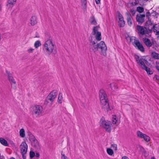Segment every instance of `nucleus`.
<instances>
[{
    "label": "nucleus",
    "mask_w": 159,
    "mask_h": 159,
    "mask_svg": "<svg viewBox=\"0 0 159 159\" xmlns=\"http://www.w3.org/2000/svg\"><path fill=\"white\" fill-rule=\"evenodd\" d=\"M43 50L48 54L50 55L54 52H56V47L54 43L51 39L47 40L43 45Z\"/></svg>",
    "instance_id": "nucleus-1"
},
{
    "label": "nucleus",
    "mask_w": 159,
    "mask_h": 159,
    "mask_svg": "<svg viewBox=\"0 0 159 159\" xmlns=\"http://www.w3.org/2000/svg\"><path fill=\"white\" fill-rule=\"evenodd\" d=\"M99 96L101 107L105 110L108 111L109 109V103L107 95L103 89L100 90Z\"/></svg>",
    "instance_id": "nucleus-2"
},
{
    "label": "nucleus",
    "mask_w": 159,
    "mask_h": 159,
    "mask_svg": "<svg viewBox=\"0 0 159 159\" xmlns=\"http://www.w3.org/2000/svg\"><path fill=\"white\" fill-rule=\"evenodd\" d=\"M135 58L137 63L143 69L146 70L148 74L151 75L153 74L152 71L150 70V68H148L145 64L144 62L147 61L146 60L137 55L135 56Z\"/></svg>",
    "instance_id": "nucleus-3"
},
{
    "label": "nucleus",
    "mask_w": 159,
    "mask_h": 159,
    "mask_svg": "<svg viewBox=\"0 0 159 159\" xmlns=\"http://www.w3.org/2000/svg\"><path fill=\"white\" fill-rule=\"evenodd\" d=\"M137 29L138 33L141 35H144L146 36L149 37L151 35L152 30L147 29L146 28L139 25L137 26Z\"/></svg>",
    "instance_id": "nucleus-4"
},
{
    "label": "nucleus",
    "mask_w": 159,
    "mask_h": 159,
    "mask_svg": "<svg viewBox=\"0 0 159 159\" xmlns=\"http://www.w3.org/2000/svg\"><path fill=\"white\" fill-rule=\"evenodd\" d=\"M100 125L108 132H111V124L110 121L105 120L104 118L102 117L100 121Z\"/></svg>",
    "instance_id": "nucleus-5"
},
{
    "label": "nucleus",
    "mask_w": 159,
    "mask_h": 159,
    "mask_svg": "<svg viewBox=\"0 0 159 159\" xmlns=\"http://www.w3.org/2000/svg\"><path fill=\"white\" fill-rule=\"evenodd\" d=\"M6 72L7 75L8 79L11 85V87L14 89H15L16 87V84L15 79L12 76V74L10 71H6Z\"/></svg>",
    "instance_id": "nucleus-6"
},
{
    "label": "nucleus",
    "mask_w": 159,
    "mask_h": 159,
    "mask_svg": "<svg viewBox=\"0 0 159 159\" xmlns=\"http://www.w3.org/2000/svg\"><path fill=\"white\" fill-rule=\"evenodd\" d=\"M29 140L30 141L32 145L37 150L40 149V146L34 136L32 134L30 135Z\"/></svg>",
    "instance_id": "nucleus-7"
},
{
    "label": "nucleus",
    "mask_w": 159,
    "mask_h": 159,
    "mask_svg": "<svg viewBox=\"0 0 159 159\" xmlns=\"http://www.w3.org/2000/svg\"><path fill=\"white\" fill-rule=\"evenodd\" d=\"M98 45L99 49H100L101 50L100 54L104 57H105L107 55V47L104 42L102 41L98 43Z\"/></svg>",
    "instance_id": "nucleus-8"
},
{
    "label": "nucleus",
    "mask_w": 159,
    "mask_h": 159,
    "mask_svg": "<svg viewBox=\"0 0 159 159\" xmlns=\"http://www.w3.org/2000/svg\"><path fill=\"white\" fill-rule=\"evenodd\" d=\"M57 94V93L56 90L52 91L47 96L45 101V103L48 102V100L51 102H53L56 98Z\"/></svg>",
    "instance_id": "nucleus-9"
},
{
    "label": "nucleus",
    "mask_w": 159,
    "mask_h": 159,
    "mask_svg": "<svg viewBox=\"0 0 159 159\" xmlns=\"http://www.w3.org/2000/svg\"><path fill=\"white\" fill-rule=\"evenodd\" d=\"M133 45L134 47L142 52H144L145 49L142 43L138 40H134Z\"/></svg>",
    "instance_id": "nucleus-10"
},
{
    "label": "nucleus",
    "mask_w": 159,
    "mask_h": 159,
    "mask_svg": "<svg viewBox=\"0 0 159 159\" xmlns=\"http://www.w3.org/2000/svg\"><path fill=\"white\" fill-rule=\"evenodd\" d=\"M43 108L41 106L35 105L33 108V113L37 116L40 115L42 112Z\"/></svg>",
    "instance_id": "nucleus-11"
},
{
    "label": "nucleus",
    "mask_w": 159,
    "mask_h": 159,
    "mask_svg": "<svg viewBox=\"0 0 159 159\" xmlns=\"http://www.w3.org/2000/svg\"><path fill=\"white\" fill-rule=\"evenodd\" d=\"M117 16L119 20L118 21L119 26L120 27H123L125 25V23L122 15L118 11L117 12Z\"/></svg>",
    "instance_id": "nucleus-12"
},
{
    "label": "nucleus",
    "mask_w": 159,
    "mask_h": 159,
    "mask_svg": "<svg viewBox=\"0 0 159 159\" xmlns=\"http://www.w3.org/2000/svg\"><path fill=\"white\" fill-rule=\"evenodd\" d=\"M20 148L22 154H26L28 149V146L25 142H23L21 143Z\"/></svg>",
    "instance_id": "nucleus-13"
},
{
    "label": "nucleus",
    "mask_w": 159,
    "mask_h": 159,
    "mask_svg": "<svg viewBox=\"0 0 159 159\" xmlns=\"http://www.w3.org/2000/svg\"><path fill=\"white\" fill-rule=\"evenodd\" d=\"M145 15L144 14H139L137 15L136 16V19L139 23H142L144 21Z\"/></svg>",
    "instance_id": "nucleus-14"
},
{
    "label": "nucleus",
    "mask_w": 159,
    "mask_h": 159,
    "mask_svg": "<svg viewBox=\"0 0 159 159\" xmlns=\"http://www.w3.org/2000/svg\"><path fill=\"white\" fill-rule=\"evenodd\" d=\"M151 25L152 26L151 29L152 30L153 29V31L156 34L159 35V25H153L152 24H151Z\"/></svg>",
    "instance_id": "nucleus-15"
},
{
    "label": "nucleus",
    "mask_w": 159,
    "mask_h": 159,
    "mask_svg": "<svg viewBox=\"0 0 159 159\" xmlns=\"http://www.w3.org/2000/svg\"><path fill=\"white\" fill-rule=\"evenodd\" d=\"M143 41L147 47H150L152 46V43L148 39L146 38H143Z\"/></svg>",
    "instance_id": "nucleus-16"
},
{
    "label": "nucleus",
    "mask_w": 159,
    "mask_h": 159,
    "mask_svg": "<svg viewBox=\"0 0 159 159\" xmlns=\"http://www.w3.org/2000/svg\"><path fill=\"white\" fill-rule=\"evenodd\" d=\"M92 45L93 46L92 47V50L94 52L98 51V49H99L98 43L97 44L95 41H93L92 42Z\"/></svg>",
    "instance_id": "nucleus-17"
},
{
    "label": "nucleus",
    "mask_w": 159,
    "mask_h": 159,
    "mask_svg": "<svg viewBox=\"0 0 159 159\" xmlns=\"http://www.w3.org/2000/svg\"><path fill=\"white\" fill-rule=\"evenodd\" d=\"M16 1L17 0H8L7 7L9 8H12Z\"/></svg>",
    "instance_id": "nucleus-18"
},
{
    "label": "nucleus",
    "mask_w": 159,
    "mask_h": 159,
    "mask_svg": "<svg viewBox=\"0 0 159 159\" xmlns=\"http://www.w3.org/2000/svg\"><path fill=\"white\" fill-rule=\"evenodd\" d=\"M37 23L36 17L35 16H32L30 20V24L32 26H34Z\"/></svg>",
    "instance_id": "nucleus-19"
},
{
    "label": "nucleus",
    "mask_w": 159,
    "mask_h": 159,
    "mask_svg": "<svg viewBox=\"0 0 159 159\" xmlns=\"http://www.w3.org/2000/svg\"><path fill=\"white\" fill-rule=\"evenodd\" d=\"M89 21L91 24L96 25L97 24V22L94 16H92L90 17L89 19Z\"/></svg>",
    "instance_id": "nucleus-20"
},
{
    "label": "nucleus",
    "mask_w": 159,
    "mask_h": 159,
    "mask_svg": "<svg viewBox=\"0 0 159 159\" xmlns=\"http://www.w3.org/2000/svg\"><path fill=\"white\" fill-rule=\"evenodd\" d=\"M0 142L2 145L5 146H8V143L7 141L2 138H0Z\"/></svg>",
    "instance_id": "nucleus-21"
},
{
    "label": "nucleus",
    "mask_w": 159,
    "mask_h": 159,
    "mask_svg": "<svg viewBox=\"0 0 159 159\" xmlns=\"http://www.w3.org/2000/svg\"><path fill=\"white\" fill-rule=\"evenodd\" d=\"M152 57L154 58L157 59H159V54L155 52H152L151 54Z\"/></svg>",
    "instance_id": "nucleus-22"
},
{
    "label": "nucleus",
    "mask_w": 159,
    "mask_h": 159,
    "mask_svg": "<svg viewBox=\"0 0 159 159\" xmlns=\"http://www.w3.org/2000/svg\"><path fill=\"white\" fill-rule=\"evenodd\" d=\"M95 38L96 40L98 41H100L101 38V33L100 32H98L96 34Z\"/></svg>",
    "instance_id": "nucleus-23"
},
{
    "label": "nucleus",
    "mask_w": 159,
    "mask_h": 159,
    "mask_svg": "<svg viewBox=\"0 0 159 159\" xmlns=\"http://www.w3.org/2000/svg\"><path fill=\"white\" fill-rule=\"evenodd\" d=\"M110 85L111 89L113 90L114 91L117 88V87L116 84L112 83L110 84Z\"/></svg>",
    "instance_id": "nucleus-24"
},
{
    "label": "nucleus",
    "mask_w": 159,
    "mask_h": 159,
    "mask_svg": "<svg viewBox=\"0 0 159 159\" xmlns=\"http://www.w3.org/2000/svg\"><path fill=\"white\" fill-rule=\"evenodd\" d=\"M20 136L24 138L25 136V133L24 129H21L20 130Z\"/></svg>",
    "instance_id": "nucleus-25"
},
{
    "label": "nucleus",
    "mask_w": 159,
    "mask_h": 159,
    "mask_svg": "<svg viewBox=\"0 0 159 159\" xmlns=\"http://www.w3.org/2000/svg\"><path fill=\"white\" fill-rule=\"evenodd\" d=\"M99 27L98 26H94L93 27L92 32L93 35H95L96 34V33L98 32Z\"/></svg>",
    "instance_id": "nucleus-26"
},
{
    "label": "nucleus",
    "mask_w": 159,
    "mask_h": 159,
    "mask_svg": "<svg viewBox=\"0 0 159 159\" xmlns=\"http://www.w3.org/2000/svg\"><path fill=\"white\" fill-rule=\"evenodd\" d=\"M142 138H143L146 142H148L150 140V137L146 134H144Z\"/></svg>",
    "instance_id": "nucleus-27"
},
{
    "label": "nucleus",
    "mask_w": 159,
    "mask_h": 159,
    "mask_svg": "<svg viewBox=\"0 0 159 159\" xmlns=\"http://www.w3.org/2000/svg\"><path fill=\"white\" fill-rule=\"evenodd\" d=\"M41 44L40 41L37 40L35 42L34 44V46L35 48H38L39 46H41Z\"/></svg>",
    "instance_id": "nucleus-28"
},
{
    "label": "nucleus",
    "mask_w": 159,
    "mask_h": 159,
    "mask_svg": "<svg viewBox=\"0 0 159 159\" xmlns=\"http://www.w3.org/2000/svg\"><path fill=\"white\" fill-rule=\"evenodd\" d=\"M145 134L143 133L142 132H140V131H138L137 132V134L138 137L142 138L143 137V136Z\"/></svg>",
    "instance_id": "nucleus-29"
},
{
    "label": "nucleus",
    "mask_w": 159,
    "mask_h": 159,
    "mask_svg": "<svg viewBox=\"0 0 159 159\" xmlns=\"http://www.w3.org/2000/svg\"><path fill=\"white\" fill-rule=\"evenodd\" d=\"M107 153L110 155H112L113 153V150L110 148H108L107 149Z\"/></svg>",
    "instance_id": "nucleus-30"
},
{
    "label": "nucleus",
    "mask_w": 159,
    "mask_h": 159,
    "mask_svg": "<svg viewBox=\"0 0 159 159\" xmlns=\"http://www.w3.org/2000/svg\"><path fill=\"white\" fill-rule=\"evenodd\" d=\"M62 94L60 93L59 94L58 98V102L60 103L62 102Z\"/></svg>",
    "instance_id": "nucleus-31"
},
{
    "label": "nucleus",
    "mask_w": 159,
    "mask_h": 159,
    "mask_svg": "<svg viewBox=\"0 0 159 159\" xmlns=\"http://www.w3.org/2000/svg\"><path fill=\"white\" fill-rule=\"evenodd\" d=\"M112 120L113 124H116L117 121V117L116 116L114 115L113 116Z\"/></svg>",
    "instance_id": "nucleus-32"
},
{
    "label": "nucleus",
    "mask_w": 159,
    "mask_h": 159,
    "mask_svg": "<svg viewBox=\"0 0 159 159\" xmlns=\"http://www.w3.org/2000/svg\"><path fill=\"white\" fill-rule=\"evenodd\" d=\"M137 11L140 13H141L143 12L144 11V8L142 7H139L137 8Z\"/></svg>",
    "instance_id": "nucleus-33"
},
{
    "label": "nucleus",
    "mask_w": 159,
    "mask_h": 159,
    "mask_svg": "<svg viewBox=\"0 0 159 159\" xmlns=\"http://www.w3.org/2000/svg\"><path fill=\"white\" fill-rule=\"evenodd\" d=\"M30 158H33L35 156V153L33 151H30Z\"/></svg>",
    "instance_id": "nucleus-34"
},
{
    "label": "nucleus",
    "mask_w": 159,
    "mask_h": 159,
    "mask_svg": "<svg viewBox=\"0 0 159 159\" xmlns=\"http://www.w3.org/2000/svg\"><path fill=\"white\" fill-rule=\"evenodd\" d=\"M139 148L140 150L142 152V153H144L146 152L144 148L141 146H139Z\"/></svg>",
    "instance_id": "nucleus-35"
},
{
    "label": "nucleus",
    "mask_w": 159,
    "mask_h": 159,
    "mask_svg": "<svg viewBox=\"0 0 159 159\" xmlns=\"http://www.w3.org/2000/svg\"><path fill=\"white\" fill-rule=\"evenodd\" d=\"M34 50V49L30 48L27 50V52L29 53H32Z\"/></svg>",
    "instance_id": "nucleus-36"
},
{
    "label": "nucleus",
    "mask_w": 159,
    "mask_h": 159,
    "mask_svg": "<svg viewBox=\"0 0 159 159\" xmlns=\"http://www.w3.org/2000/svg\"><path fill=\"white\" fill-rule=\"evenodd\" d=\"M111 148H113L114 150H117V145L116 144H114L111 145Z\"/></svg>",
    "instance_id": "nucleus-37"
},
{
    "label": "nucleus",
    "mask_w": 159,
    "mask_h": 159,
    "mask_svg": "<svg viewBox=\"0 0 159 159\" xmlns=\"http://www.w3.org/2000/svg\"><path fill=\"white\" fill-rule=\"evenodd\" d=\"M61 159H67V157L65 156L64 154L62 152L61 153Z\"/></svg>",
    "instance_id": "nucleus-38"
},
{
    "label": "nucleus",
    "mask_w": 159,
    "mask_h": 159,
    "mask_svg": "<svg viewBox=\"0 0 159 159\" xmlns=\"http://www.w3.org/2000/svg\"><path fill=\"white\" fill-rule=\"evenodd\" d=\"M126 14L128 16V17H127V21L128 23H129V12L128 11L126 12Z\"/></svg>",
    "instance_id": "nucleus-39"
},
{
    "label": "nucleus",
    "mask_w": 159,
    "mask_h": 159,
    "mask_svg": "<svg viewBox=\"0 0 159 159\" xmlns=\"http://www.w3.org/2000/svg\"><path fill=\"white\" fill-rule=\"evenodd\" d=\"M35 156L36 157V158L37 159H38L39 157V153L37 152L36 153V155L35 154Z\"/></svg>",
    "instance_id": "nucleus-40"
},
{
    "label": "nucleus",
    "mask_w": 159,
    "mask_h": 159,
    "mask_svg": "<svg viewBox=\"0 0 159 159\" xmlns=\"http://www.w3.org/2000/svg\"><path fill=\"white\" fill-rule=\"evenodd\" d=\"M130 11L133 16L134 15L135 13V11L133 10H131Z\"/></svg>",
    "instance_id": "nucleus-41"
},
{
    "label": "nucleus",
    "mask_w": 159,
    "mask_h": 159,
    "mask_svg": "<svg viewBox=\"0 0 159 159\" xmlns=\"http://www.w3.org/2000/svg\"><path fill=\"white\" fill-rule=\"evenodd\" d=\"M82 2L84 4V5H86L87 3V1L86 0H81Z\"/></svg>",
    "instance_id": "nucleus-42"
},
{
    "label": "nucleus",
    "mask_w": 159,
    "mask_h": 159,
    "mask_svg": "<svg viewBox=\"0 0 159 159\" xmlns=\"http://www.w3.org/2000/svg\"><path fill=\"white\" fill-rule=\"evenodd\" d=\"M152 14H153L152 15L154 16H156L157 15H158V13L155 12H154L153 13H152Z\"/></svg>",
    "instance_id": "nucleus-43"
},
{
    "label": "nucleus",
    "mask_w": 159,
    "mask_h": 159,
    "mask_svg": "<svg viewBox=\"0 0 159 159\" xmlns=\"http://www.w3.org/2000/svg\"><path fill=\"white\" fill-rule=\"evenodd\" d=\"M96 3L98 4L100 3V0H95Z\"/></svg>",
    "instance_id": "nucleus-44"
},
{
    "label": "nucleus",
    "mask_w": 159,
    "mask_h": 159,
    "mask_svg": "<svg viewBox=\"0 0 159 159\" xmlns=\"http://www.w3.org/2000/svg\"><path fill=\"white\" fill-rule=\"evenodd\" d=\"M146 16L147 17H149V16H150V13L148 11L146 13Z\"/></svg>",
    "instance_id": "nucleus-45"
},
{
    "label": "nucleus",
    "mask_w": 159,
    "mask_h": 159,
    "mask_svg": "<svg viewBox=\"0 0 159 159\" xmlns=\"http://www.w3.org/2000/svg\"><path fill=\"white\" fill-rule=\"evenodd\" d=\"M25 154H22L23 159H26V157Z\"/></svg>",
    "instance_id": "nucleus-46"
},
{
    "label": "nucleus",
    "mask_w": 159,
    "mask_h": 159,
    "mask_svg": "<svg viewBox=\"0 0 159 159\" xmlns=\"http://www.w3.org/2000/svg\"><path fill=\"white\" fill-rule=\"evenodd\" d=\"M137 2H134V3H133V2H131V4L133 6H134V5H136L137 4Z\"/></svg>",
    "instance_id": "nucleus-47"
},
{
    "label": "nucleus",
    "mask_w": 159,
    "mask_h": 159,
    "mask_svg": "<svg viewBox=\"0 0 159 159\" xmlns=\"http://www.w3.org/2000/svg\"><path fill=\"white\" fill-rule=\"evenodd\" d=\"M122 159H129V158L126 156H124L122 157Z\"/></svg>",
    "instance_id": "nucleus-48"
},
{
    "label": "nucleus",
    "mask_w": 159,
    "mask_h": 159,
    "mask_svg": "<svg viewBox=\"0 0 159 159\" xmlns=\"http://www.w3.org/2000/svg\"><path fill=\"white\" fill-rule=\"evenodd\" d=\"M30 159H37V158H36V157H34L33 158H30Z\"/></svg>",
    "instance_id": "nucleus-49"
},
{
    "label": "nucleus",
    "mask_w": 159,
    "mask_h": 159,
    "mask_svg": "<svg viewBox=\"0 0 159 159\" xmlns=\"http://www.w3.org/2000/svg\"><path fill=\"white\" fill-rule=\"evenodd\" d=\"M10 159H16L13 157H11V158H10Z\"/></svg>",
    "instance_id": "nucleus-50"
},
{
    "label": "nucleus",
    "mask_w": 159,
    "mask_h": 159,
    "mask_svg": "<svg viewBox=\"0 0 159 159\" xmlns=\"http://www.w3.org/2000/svg\"><path fill=\"white\" fill-rule=\"evenodd\" d=\"M126 40H127L128 41V37H126Z\"/></svg>",
    "instance_id": "nucleus-51"
},
{
    "label": "nucleus",
    "mask_w": 159,
    "mask_h": 159,
    "mask_svg": "<svg viewBox=\"0 0 159 159\" xmlns=\"http://www.w3.org/2000/svg\"><path fill=\"white\" fill-rule=\"evenodd\" d=\"M151 159H155V158H154V157H152V158H151Z\"/></svg>",
    "instance_id": "nucleus-52"
},
{
    "label": "nucleus",
    "mask_w": 159,
    "mask_h": 159,
    "mask_svg": "<svg viewBox=\"0 0 159 159\" xmlns=\"http://www.w3.org/2000/svg\"><path fill=\"white\" fill-rule=\"evenodd\" d=\"M130 41H131V39H130Z\"/></svg>",
    "instance_id": "nucleus-53"
}]
</instances>
